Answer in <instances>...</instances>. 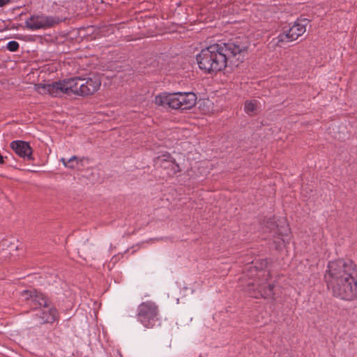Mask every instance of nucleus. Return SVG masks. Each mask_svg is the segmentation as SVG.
Masks as SVG:
<instances>
[{
    "label": "nucleus",
    "mask_w": 357,
    "mask_h": 357,
    "mask_svg": "<svg viewBox=\"0 0 357 357\" xmlns=\"http://www.w3.org/2000/svg\"><path fill=\"white\" fill-rule=\"evenodd\" d=\"M61 161L65 167L70 169H79L83 166L82 160L75 155L72 156L68 160L62 158Z\"/></svg>",
    "instance_id": "16"
},
{
    "label": "nucleus",
    "mask_w": 357,
    "mask_h": 357,
    "mask_svg": "<svg viewBox=\"0 0 357 357\" xmlns=\"http://www.w3.org/2000/svg\"><path fill=\"white\" fill-rule=\"evenodd\" d=\"M324 280L335 297L344 301L357 298V266L352 261H329Z\"/></svg>",
    "instance_id": "2"
},
{
    "label": "nucleus",
    "mask_w": 357,
    "mask_h": 357,
    "mask_svg": "<svg viewBox=\"0 0 357 357\" xmlns=\"http://www.w3.org/2000/svg\"><path fill=\"white\" fill-rule=\"evenodd\" d=\"M10 146L15 153L24 160L32 161L34 160L29 143L22 140H15L11 142Z\"/></svg>",
    "instance_id": "12"
},
{
    "label": "nucleus",
    "mask_w": 357,
    "mask_h": 357,
    "mask_svg": "<svg viewBox=\"0 0 357 357\" xmlns=\"http://www.w3.org/2000/svg\"><path fill=\"white\" fill-rule=\"evenodd\" d=\"M36 90L40 94H49L52 97H60L63 94H70L72 92L70 78L54 82L52 84L40 83L36 85Z\"/></svg>",
    "instance_id": "8"
},
{
    "label": "nucleus",
    "mask_w": 357,
    "mask_h": 357,
    "mask_svg": "<svg viewBox=\"0 0 357 357\" xmlns=\"http://www.w3.org/2000/svg\"><path fill=\"white\" fill-rule=\"evenodd\" d=\"M266 260L261 262L260 266L253 265V261H252V265L245 268L249 272V274H248V277H256V278L248 283V291L250 296L255 298L261 296L266 298L273 297L275 294V284L268 282L269 273L264 270V268L266 267Z\"/></svg>",
    "instance_id": "3"
},
{
    "label": "nucleus",
    "mask_w": 357,
    "mask_h": 357,
    "mask_svg": "<svg viewBox=\"0 0 357 357\" xmlns=\"http://www.w3.org/2000/svg\"><path fill=\"white\" fill-rule=\"evenodd\" d=\"M154 162L157 167L167 170V174L169 176L175 175L181 170L178 164L176 162L175 159L169 153L158 156L154 160Z\"/></svg>",
    "instance_id": "11"
},
{
    "label": "nucleus",
    "mask_w": 357,
    "mask_h": 357,
    "mask_svg": "<svg viewBox=\"0 0 357 357\" xmlns=\"http://www.w3.org/2000/svg\"><path fill=\"white\" fill-rule=\"evenodd\" d=\"M156 105L168 107L171 109H179L178 92L173 93H161L155 98Z\"/></svg>",
    "instance_id": "13"
},
{
    "label": "nucleus",
    "mask_w": 357,
    "mask_h": 357,
    "mask_svg": "<svg viewBox=\"0 0 357 357\" xmlns=\"http://www.w3.org/2000/svg\"><path fill=\"white\" fill-rule=\"evenodd\" d=\"M137 315L144 327L151 328L158 321V307L153 302H144L138 306Z\"/></svg>",
    "instance_id": "9"
},
{
    "label": "nucleus",
    "mask_w": 357,
    "mask_h": 357,
    "mask_svg": "<svg viewBox=\"0 0 357 357\" xmlns=\"http://www.w3.org/2000/svg\"><path fill=\"white\" fill-rule=\"evenodd\" d=\"M11 0H0V7H3L5 5L9 3Z\"/></svg>",
    "instance_id": "19"
},
{
    "label": "nucleus",
    "mask_w": 357,
    "mask_h": 357,
    "mask_svg": "<svg viewBox=\"0 0 357 357\" xmlns=\"http://www.w3.org/2000/svg\"><path fill=\"white\" fill-rule=\"evenodd\" d=\"M20 47L19 43L15 40H10L6 45V48L10 52H16L18 50Z\"/></svg>",
    "instance_id": "18"
},
{
    "label": "nucleus",
    "mask_w": 357,
    "mask_h": 357,
    "mask_svg": "<svg viewBox=\"0 0 357 357\" xmlns=\"http://www.w3.org/2000/svg\"><path fill=\"white\" fill-rule=\"evenodd\" d=\"M4 162V158L1 154L0 153V164H3Z\"/></svg>",
    "instance_id": "20"
},
{
    "label": "nucleus",
    "mask_w": 357,
    "mask_h": 357,
    "mask_svg": "<svg viewBox=\"0 0 357 357\" xmlns=\"http://www.w3.org/2000/svg\"><path fill=\"white\" fill-rule=\"evenodd\" d=\"M248 52V45L239 38L227 43H215L201 50L196 56L198 66L205 73L215 74L227 66L237 67Z\"/></svg>",
    "instance_id": "1"
},
{
    "label": "nucleus",
    "mask_w": 357,
    "mask_h": 357,
    "mask_svg": "<svg viewBox=\"0 0 357 357\" xmlns=\"http://www.w3.org/2000/svg\"><path fill=\"white\" fill-rule=\"evenodd\" d=\"M22 296L24 297L30 304L33 305L34 309L47 308L50 301L48 298L42 292L36 289L24 290L22 292Z\"/></svg>",
    "instance_id": "10"
},
{
    "label": "nucleus",
    "mask_w": 357,
    "mask_h": 357,
    "mask_svg": "<svg viewBox=\"0 0 357 357\" xmlns=\"http://www.w3.org/2000/svg\"><path fill=\"white\" fill-rule=\"evenodd\" d=\"M101 84L98 77H74L70 78L72 92L75 95L86 96L93 94L97 91Z\"/></svg>",
    "instance_id": "5"
},
{
    "label": "nucleus",
    "mask_w": 357,
    "mask_h": 357,
    "mask_svg": "<svg viewBox=\"0 0 357 357\" xmlns=\"http://www.w3.org/2000/svg\"><path fill=\"white\" fill-rule=\"evenodd\" d=\"M179 109H189L195 106L197 96L192 92H178Z\"/></svg>",
    "instance_id": "15"
},
{
    "label": "nucleus",
    "mask_w": 357,
    "mask_h": 357,
    "mask_svg": "<svg viewBox=\"0 0 357 357\" xmlns=\"http://www.w3.org/2000/svg\"><path fill=\"white\" fill-rule=\"evenodd\" d=\"M256 108H257V100H247L245 102L244 110L247 114H250L256 109Z\"/></svg>",
    "instance_id": "17"
},
{
    "label": "nucleus",
    "mask_w": 357,
    "mask_h": 357,
    "mask_svg": "<svg viewBox=\"0 0 357 357\" xmlns=\"http://www.w3.org/2000/svg\"><path fill=\"white\" fill-rule=\"evenodd\" d=\"M309 20L306 18H298L293 23H289L288 26L282 29V33L277 37L278 45L282 46L284 42H292L301 36L306 31V26Z\"/></svg>",
    "instance_id": "6"
},
{
    "label": "nucleus",
    "mask_w": 357,
    "mask_h": 357,
    "mask_svg": "<svg viewBox=\"0 0 357 357\" xmlns=\"http://www.w3.org/2000/svg\"><path fill=\"white\" fill-rule=\"evenodd\" d=\"M265 232H269L273 237V243L276 250H281L291 239L290 229L285 219H269L265 225Z\"/></svg>",
    "instance_id": "4"
},
{
    "label": "nucleus",
    "mask_w": 357,
    "mask_h": 357,
    "mask_svg": "<svg viewBox=\"0 0 357 357\" xmlns=\"http://www.w3.org/2000/svg\"><path fill=\"white\" fill-rule=\"evenodd\" d=\"M61 22V20L57 16L33 14L25 20L24 24L26 29L35 31L53 27Z\"/></svg>",
    "instance_id": "7"
},
{
    "label": "nucleus",
    "mask_w": 357,
    "mask_h": 357,
    "mask_svg": "<svg viewBox=\"0 0 357 357\" xmlns=\"http://www.w3.org/2000/svg\"><path fill=\"white\" fill-rule=\"evenodd\" d=\"M35 317L40 324H52L58 319L59 314L57 310L49 304V307H43L35 314Z\"/></svg>",
    "instance_id": "14"
}]
</instances>
